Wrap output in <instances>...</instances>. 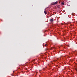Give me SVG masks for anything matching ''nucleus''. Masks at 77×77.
<instances>
[{
	"label": "nucleus",
	"instance_id": "7ed1b4c3",
	"mask_svg": "<svg viewBox=\"0 0 77 77\" xmlns=\"http://www.w3.org/2000/svg\"><path fill=\"white\" fill-rule=\"evenodd\" d=\"M44 13L45 14V15H46V14H47V12H46V11H44Z\"/></svg>",
	"mask_w": 77,
	"mask_h": 77
},
{
	"label": "nucleus",
	"instance_id": "f8f14e48",
	"mask_svg": "<svg viewBox=\"0 0 77 77\" xmlns=\"http://www.w3.org/2000/svg\"><path fill=\"white\" fill-rule=\"evenodd\" d=\"M13 72H14V71H13Z\"/></svg>",
	"mask_w": 77,
	"mask_h": 77
},
{
	"label": "nucleus",
	"instance_id": "9d476101",
	"mask_svg": "<svg viewBox=\"0 0 77 77\" xmlns=\"http://www.w3.org/2000/svg\"><path fill=\"white\" fill-rule=\"evenodd\" d=\"M12 74H11V75L13 76V75H12Z\"/></svg>",
	"mask_w": 77,
	"mask_h": 77
},
{
	"label": "nucleus",
	"instance_id": "6e6552de",
	"mask_svg": "<svg viewBox=\"0 0 77 77\" xmlns=\"http://www.w3.org/2000/svg\"><path fill=\"white\" fill-rule=\"evenodd\" d=\"M45 46H47V44H46V45H45Z\"/></svg>",
	"mask_w": 77,
	"mask_h": 77
},
{
	"label": "nucleus",
	"instance_id": "423d86ee",
	"mask_svg": "<svg viewBox=\"0 0 77 77\" xmlns=\"http://www.w3.org/2000/svg\"><path fill=\"white\" fill-rule=\"evenodd\" d=\"M68 45V47H69V45Z\"/></svg>",
	"mask_w": 77,
	"mask_h": 77
},
{
	"label": "nucleus",
	"instance_id": "f03ea898",
	"mask_svg": "<svg viewBox=\"0 0 77 77\" xmlns=\"http://www.w3.org/2000/svg\"><path fill=\"white\" fill-rule=\"evenodd\" d=\"M57 3V2H54V4H52V5H56Z\"/></svg>",
	"mask_w": 77,
	"mask_h": 77
},
{
	"label": "nucleus",
	"instance_id": "f257e3e1",
	"mask_svg": "<svg viewBox=\"0 0 77 77\" xmlns=\"http://www.w3.org/2000/svg\"><path fill=\"white\" fill-rule=\"evenodd\" d=\"M54 21V20L53 19H51L50 20V21L51 23H53V22Z\"/></svg>",
	"mask_w": 77,
	"mask_h": 77
},
{
	"label": "nucleus",
	"instance_id": "1a4fd4ad",
	"mask_svg": "<svg viewBox=\"0 0 77 77\" xmlns=\"http://www.w3.org/2000/svg\"><path fill=\"white\" fill-rule=\"evenodd\" d=\"M41 71V70H39V72H40V71Z\"/></svg>",
	"mask_w": 77,
	"mask_h": 77
},
{
	"label": "nucleus",
	"instance_id": "20e7f679",
	"mask_svg": "<svg viewBox=\"0 0 77 77\" xmlns=\"http://www.w3.org/2000/svg\"><path fill=\"white\" fill-rule=\"evenodd\" d=\"M61 4H62V5H64V3H63V2H62V3H61Z\"/></svg>",
	"mask_w": 77,
	"mask_h": 77
},
{
	"label": "nucleus",
	"instance_id": "39448f33",
	"mask_svg": "<svg viewBox=\"0 0 77 77\" xmlns=\"http://www.w3.org/2000/svg\"><path fill=\"white\" fill-rule=\"evenodd\" d=\"M48 49H47V48H46L45 50L46 51H47V50H48Z\"/></svg>",
	"mask_w": 77,
	"mask_h": 77
},
{
	"label": "nucleus",
	"instance_id": "9b49d317",
	"mask_svg": "<svg viewBox=\"0 0 77 77\" xmlns=\"http://www.w3.org/2000/svg\"><path fill=\"white\" fill-rule=\"evenodd\" d=\"M44 68L43 69V70H44Z\"/></svg>",
	"mask_w": 77,
	"mask_h": 77
},
{
	"label": "nucleus",
	"instance_id": "0eeeda50",
	"mask_svg": "<svg viewBox=\"0 0 77 77\" xmlns=\"http://www.w3.org/2000/svg\"><path fill=\"white\" fill-rule=\"evenodd\" d=\"M58 8H60V7H58Z\"/></svg>",
	"mask_w": 77,
	"mask_h": 77
}]
</instances>
